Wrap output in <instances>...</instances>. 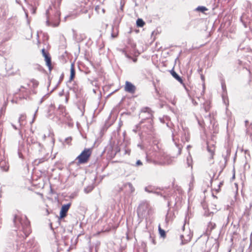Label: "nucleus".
<instances>
[{
    "label": "nucleus",
    "instance_id": "nucleus-37",
    "mask_svg": "<svg viewBox=\"0 0 252 252\" xmlns=\"http://www.w3.org/2000/svg\"><path fill=\"white\" fill-rule=\"evenodd\" d=\"M213 214V212H208L207 211H205V212L204 213V216H205L206 217L211 216Z\"/></svg>",
    "mask_w": 252,
    "mask_h": 252
},
{
    "label": "nucleus",
    "instance_id": "nucleus-18",
    "mask_svg": "<svg viewBox=\"0 0 252 252\" xmlns=\"http://www.w3.org/2000/svg\"><path fill=\"white\" fill-rule=\"evenodd\" d=\"M24 145L23 144H22L19 145L18 150V156H19V158H20L21 159H24V156L22 154V149H24Z\"/></svg>",
    "mask_w": 252,
    "mask_h": 252
},
{
    "label": "nucleus",
    "instance_id": "nucleus-12",
    "mask_svg": "<svg viewBox=\"0 0 252 252\" xmlns=\"http://www.w3.org/2000/svg\"><path fill=\"white\" fill-rule=\"evenodd\" d=\"M207 150L210 154V158H213L214 155H215V147L214 144H212V147H211L208 142H207Z\"/></svg>",
    "mask_w": 252,
    "mask_h": 252
},
{
    "label": "nucleus",
    "instance_id": "nucleus-51",
    "mask_svg": "<svg viewBox=\"0 0 252 252\" xmlns=\"http://www.w3.org/2000/svg\"><path fill=\"white\" fill-rule=\"evenodd\" d=\"M224 168H223V166H222L221 167V170L220 171L218 176L217 177L216 180L218 179V178H219V176L220 175L221 173L222 172V171H223V170L224 169Z\"/></svg>",
    "mask_w": 252,
    "mask_h": 252
},
{
    "label": "nucleus",
    "instance_id": "nucleus-57",
    "mask_svg": "<svg viewBox=\"0 0 252 252\" xmlns=\"http://www.w3.org/2000/svg\"><path fill=\"white\" fill-rule=\"evenodd\" d=\"M131 60L134 63H136L137 61V59L136 58H132Z\"/></svg>",
    "mask_w": 252,
    "mask_h": 252
},
{
    "label": "nucleus",
    "instance_id": "nucleus-44",
    "mask_svg": "<svg viewBox=\"0 0 252 252\" xmlns=\"http://www.w3.org/2000/svg\"><path fill=\"white\" fill-rule=\"evenodd\" d=\"M63 77H64L63 74L62 73V74L61 75V76L60 77V79L58 82V84H60L61 83V82L63 81Z\"/></svg>",
    "mask_w": 252,
    "mask_h": 252
},
{
    "label": "nucleus",
    "instance_id": "nucleus-17",
    "mask_svg": "<svg viewBox=\"0 0 252 252\" xmlns=\"http://www.w3.org/2000/svg\"><path fill=\"white\" fill-rule=\"evenodd\" d=\"M136 26L138 28H142L145 25V22L141 18H138L136 22Z\"/></svg>",
    "mask_w": 252,
    "mask_h": 252
},
{
    "label": "nucleus",
    "instance_id": "nucleus-50",
    "mask_svg": "<svg viewBox=\"0 0 252 252\" xmlns=\"http://www.w3.org/2000/svg\"><path fill=\"white\" fill-rule=\"evenodd\" d=\"M125 56L126 58H127L128 59H131L132 58L130 55H128L127 53H126V55Z\"/></svg>",
    "mask_w": 252,
    "mask_h": 252
},
{
    "label": "nucleus",
    "instance_id": "nucleus-2",
    "mask_svg": "<svg viewBox=\"0 0 252 252\" xmlns=\"http://www.w3.org/2000/svg\"><path fill=\"white\" fill-rule=\"evenodd\" d=\"M13 222L18 230H15L18 241L24 240L32 232V229L30 220L26 216H20L15 215Z\"/></svg>",
    "mask_w": 252,
    "mask_h": 252
},
{
    "label": "nucleus",
    "instance_id": "nucleus-6",
    "mask_svg": "<svg viewBox=\"0 0 252 252\" xmlns=\"http://www.w3.org/2000/svg\"><path fill=\"white\" fill-rule=\"evenodd\" d=\"M71 205V203L70 202L68 203L65 204H63L62 206L60 212V216L58 217V222L60 224L61 223V220L62 219H64L66 216L67 214V212L69 209L70 206Z\"/></svg>",
    "mask_w": 252,
    "mask_h": 252
},
{
    "label": "nucleus",
    "instance_id": "nucleus-46",
    "mask_svg": "<svg viewBox=\"0 0 252 252\" xmlns=\"http://www.w3.org/2000/svg\"><path fill=\"white\" fill-rule=\"evenodd\" d=\"M60 84H58V83L56 85V86L52 89V90L51 91V92L49 93L50 94H51L54 90H55L59 86Z\"/></svg>",
    "mask_w": 252,
    "mask_h": 252
},
{
    "label": "nucleus",
    "instance_id": "nucleus-30",
    "mask_svg": "<svg viewBox=\"0 0 252 252\" xmlns=\"http://www.w3.org/2000/svg\"><path fill=\"white\" fill-rule=\"evenodd\" d=\"M54 108H55L54 105L53 104H51L49 106V108L48 110V114L49 115V116H50L52 110L54 109Z\"/></svg>",
    "mask_w": 252,
    "mask_h": 252
},
{
    "label": "nucleus",
    "instance_id": "nucleus-27",
    "mask_svg": "<svg viewBox=\"0 0 252 252\" xmlns=\"http://www.w3.org/2000/svg\"><path fill=\"white\" fill-rule=\"evenodd\" d=\"M223 185V181L220 182L219 184L218 185V188L215 189V190L217 193L219 192L220 191V188Z\"/></svg>",
    "mask_w": 252,
    "mask_h": 252
},
{
    "label": "nucleus",
    "instance_id": "nucleus-43",
    "mask_svg": "<svg viewBox=\"0 0 252 252\" xmlns=\"http://www.w3.org/2000/svg\"><path fill=\"white\" fill-rule=\"evenodd\" d=\"M36 7H34L33 6H32V8H31V13L32 14H34L36 12Z\"/></svg>",
    "mask_w": 252,
    "mask_h": 252
},
{
    "label": "nucleus",
    "instance_id": "nucleus-31",
    "mask_svg": "<svg viewBox=\"0 0 252 252\" xmlns=\"http://www.w3.org/2000/svg\"><path fill=\"white\" fill-rule=\"evenodd\" d=\"M31 82L32 83V86H33V88H36L38 86V82L37 81H36V80L34 79H32V80H31Z\"/></svg>",
    "mask_w": 252,
    "mask_h": 252
},
{
    "label": "nucleus",
    "instance_id": "nucleus-60",
    "mask_svg": "<svg viewBox=\"0 0 252 252\" xmlns=\"http://www.w3.org/2000/svg\"><path fill=\"white\" fill-rule=\"evenodd\" d=\"M70 17H71V16H70V15H67V16H65V17H64V20L65 21H66V20H67V18H70Z\"/></svg>",
    "mask_w": 252,
    "mask_h": 252
},
{
    "label": "nucleus",
    "instance_id": "nucleus-8",
    "mask_svg": "<svg viewBox=\"0 0 252 252\" xmlns=\"http://www.w3.org/2000/svg\"><path fill=\"white\" fill-rule=\"evenodd\" d=\"M105 150H103L101 154L99 155V157H97L95 161L94 162V164L95 166H96V170L97 172H98L99 171H103L104 169H105V167L104 166L102 168L100 169L99 166L101 165V157L103 155V154L104 153Z\"/></svg>",
    "mask_w": 252,
    "mask_h": 252
},
{
    "label": "nucleus",
    "instance_id": "nucleus-5",
    "mask_svg": "<svg viewBox=\"0 0 252 252\" xmlns=\"http://www.w3.org/2000/svg\"><path fill=\"white\" fill-rule=\"evenodd\" d=\"M49 9H47L46 11V14L47 15V21L46 24L47 26L52 25L54 27H58L59 25L60 22V15L61 13L59 11L57 10L55 14V19L54 21L51 22L49 19Z\"/></svg>",
    "mask_w": 252,
    "mask_h": 252
},
{
    "label": "nucleus",
    "instance_id": "nucleus-36",
    "mask_svg": "<svg viewBox=\"0 0 252 252\" xmlns=\"http://www.w3.org/2000/svg\"><path fill=\"white\" fill-rule=\"evenodd\" d=\"M226 155L225 156H227V157H228V158H229V157L231 154V149L229 148H227L226 149Z\"/></svg>",
    "mask_w": 252,
    "mask_h": 252
},
{
    "label": "nucleus",
    "instance_id": "nucleus-20",
    "mask_svg": "<svg viewBox=\"0 0 252 252\" xmlns=\"http://www.w3.org/2000/svg\"><path fill=\"white\" fill-rule=\"evenodd\" d=\"M37 142H38L32 137H31L30 140H27L28 144L31 147H32V145L35 144V143H37Z\"/></svg>",
    "mask_w": 252,
    "mask_h": 252
},
{
    "label": "nucleus",
    "instance_id": "nucleus-55",
    "mask_svg": "<svg viewBox=\"0 0 252 252\" xmlns=\"http://www.w3.org/2000/svg\"><path fill=\"white\" fill-rule=\"evenodd\" d=\"M38 107L37 108V109H36V110L35 111V113H34V116H33V118L32 119V123L33 122L34 120V119H35V116H36V114L37 112V111H38Z\"/></svg>",
    "mask_w": 252,
    "mask_h": 252
},
{
    "label": "nucleus",
    "instance_id": "nucleus-3",
    "mask_svg": "<svg viewBox=\"0 0 252 252\" xmlns=\"http://www.w3.org/2000/svg\"><path fill=\"white\" fill-rule=\"evenodd\" d=\"M137 215L139 218L147 219L152 213V209L148 202H142L137 209Z\"/></svg>",
    "mask_w": 252,
    "mask_h": 252
},
{
    "label": "nucleus",
    "instance_id": "nucleus-11",
    "mask_svg": "<svg viewBox=\"0 0 252 252\" xmlns=\"http://www.w3.org/2000/svg\"><path fill=\"white\" fill-rule=\"evenodd\" d=\"M170 72L172 76L181 84H183L182 78L174 70V68H172Z\"/></svg>",
    "mask_w": 252,
    "mask_h": 252
},
{
    "label": "nucleus",
    "instance_id": "nucleus-56",
    "mask_svg": "<svg viewBox=\"0 0 252 252\" xmlns=\"http://www.w3.org/2000/svg\"><path fill=\"white\" fill-rule=\"evenodd\" d=\"M38 69H39V70L40 71H44V68L41 66H40V65H38Z\"/></svg>",
    "mask_w": 252,
    "mask_h": 252
},
{
    "label": "nucleus",
    "instance_id": "nucleus-15",
    "mask_svg": "<svg viewBox=\"0 0 252 252\" xmlns=\"http://www.w3.org/2000/svg\"><path fill=\"white\" fill-rule=\"evenodd\" d=\"M158 189V188H156V187L154 186H149L148 187H145L144 190L147 192L153 193L154 192H155V190Z\"/></svg>",
    "mask_w": 252,
    "mask_h": 252
},
{
    "label": "nucleus",
    "instance_id": "nucleus-42",
    "mask_svg": "<svg viewBox=\"0 0 252 252\" xmlns=\"http://www.w3.org/2000/svg\"><path fill=\"white\" fill-rule=\"evenodd\" d=\"M149 238H150V239L151 240L152 243L153 244L155 245V244H156V241H155V240L154 239V238L151 236V235H150V236H149Z\"/></svg>",
    "mask_w": 252,
    "mask_h": 252
},
{
    "label": "nucleus",
    "instance_id": "nucleus-49",
    "mask_svg": "<svg viewBox=\"0 0 252 252\" xmlns=\"http://www.w3.org/2000/svg\"><path fill=\"white\" fill-rule=\"evenodd\" d=\"M182 84L183 85V86L184 88H185V89L186 90V92L188 93H189V90L188 88H187L186 85L184 83L183 81V84Z\"/></svg>",
    "mask_w": 252,
    "mask_h": 252
},
{
    "label": "nucleus",
    "instance_id": "nucleus-63",
    "mask_svg": "<svg viewBox=\"0 0 252 252\" xmlns=\"http://www.w3.org/2000/svg\"><path fill=\"white\" fill-rule=\"evenodd\" d=\"M131 46L132 48H135L136 47V44L132 43V44H131Z\"/></svg>",
    "mask_w": 252,
    "mask_h": 252
},
{
    "label": "nucleus",
    "instance_id": "nucleus-40",
    "mask_svg": "<svg viewBox=\"0 0 252 252\" xmlns=\"http://www.w3.org/2000/svg\"><path fill=\"white\" fill-rule=\"evenodd\" d=\"M127 185H128L129 188L130 189L131 191L133 192L134 190V188L133 187L132 185L130 183H127Z\"/></svg>",
    "mask_w": 252,
    "mask_h": 252
},
{
    "label": "nucleus",
    "instance_id": "nucleus-45",
    "mask_svg": "<svg viewBox=\"0 0 252 252\" xmlns=\"http://www.w3.org/2000/svg\"><path fill=\"white\" fill-rule=\"evenodd\" d=\"M70 90H72L73 92L75 93V94H77V89L75 87H73L72 88H70Z\"/></svg>",
    "mask_w": 252,
    "mask_h": 252
},
{
    "label": "nucleus",
    "instance_id": "nucleus-41",
    "mask_svg": "<svg viewBox=\"0 0 252 252\" xmlns=\"http://www.w3.org/2000/svg\"><path fill=\"white\" fill-rule=\"evenodd\" d=\"M176 146L178 149V155H180L181 153L182 148L179 144L175 143Z\"/></svg>",
    "mask_w": 252,
    "mask_h": 252
},
{
    "label": "nucleus",
    "instance_id": "nucleus-16",
    "mask_svg": "<svg viewBox=\"0 0 252 252\" xmlns=\"http://www.w3.org/2000/svg\"><path fill=\"white\" fill-rule=\"evenodd\" d=\"M0 168L4 171H7L8 169V166L7 165L5 161L1 160L0 161Z\"/></svg>",
    "mask_w": 252,
    "mask_h": 252
},
{
    "label": "nucleus",
    "instance_id": "nucleus-26",
    "mask_svg": "<svg viewBox=\"0 0 252 252\" xmlns=\"http://www.w3.org/2000/svg\"><path fill=\"white\" fill-rule=\"evenodd\" d=\"M50 94V93H47V94H45V95H44V96H43L41 98V99H40V101H39V104H41V103H43V101H44L46 99H47V98L49 97V96Z\"/></svg>",
    "mask_w": 252,
    "mask_h": 252
},
{
    "label": "nucleus",
    "instance_id": "nucleus-4",
    "mask_svg": "<svg viewBox=\"0 0 252 252\" xmlns=\"http://www.w3.org/2000/svg\"><path fill=\"white\" fill-rule=\"evenodd\" d=\"M92 153V148H85L76 158L78 164H85L88 162Z\"/></svg>",
    "mask_w": 252,
    "mask_h": 252
},
{
    "label": "nucleus",
    "instance_id": "nucleus-32",
    "mask_svg": "<svg viewBox=\"0 0 252 252\" xmlns=\"http://www.w3.org/2000/svg\"><path fill=\"white\" fill-rule=\"evenodd\" d=\"M72 32H73V38L76 39V40L77 41V42H81L82 39H76V36H77V33L76 32V31L74 30V29H72Z\"/></svg>",
    "mask_w": 252,
    "mask_h": 252
},
{
    "label": "nucleus",
    "instance_id": "nucleus-14",
    "mask_svg": "<svg viewBox=\"0 0 252 252\" xmlns=\"http://www.w3.org/2000/svg\"><path fill=\"white\" fill-rule=\"evenodd\" d=\"M247 19V16L246 14H243L242 16L240 17V21L243 24V26L245 28H247V24L248 23V20Z\"/></svg>",
    "mask_w": 252,
    "mask_h": 252
},
{
    "label": "nucleus",
    "instance_id": "nucleus-35",
    "mask_svg": "<svg viewBox=\"0 0 252 252\" xmlns=\"http://www.w3.org/2000/svg\"><path fill=\"white\" fill-rule=\"evenodd\" d=\"M51 63H52V61H50V62H49V63H46V64L48 66L49 70L50 72H51L52 69V65H51Z\"/></svg>",
    "mask_w": 252,
    "mask_h": 252
},
{
    "label": "nucleus",
    "instance_id": "nucleus-59",
    "mask_svg": "<svg viewBox=\"0 0 252 252\" xmlns=\"http://www.w3.org/2000/svg\"><path fill=\"white\" fill-rule=\"evenodd\" d=\"M137 146L139 147L141 149H143V146L140 143L137 144Z\"/></svg>",
    "mask_w": 252,
    "mask_h": 252
},
{
    "label": "nucleus",
    "instance_id": "nucleus-61",
    "mask_svg": "<svg viewBox=\"0 0 252 252\" xmlns=\"http://www.w3.org/2000/svg\"><path fill=\"white\" fill-rule=\"evenodd\" d=\"M153 193H155V194H157L158 195H160L161 196H162V194L160 192L156 191L155 190V192H154Z\"/></svg>",
    "mask_w": 252,
    "mask_h": 252
},
{
    "label": "nucleus",
    "instance_id": "nucleus-64",
    "mask_svg": "<svg viewBox=\"0 0 252 252\" xmlns=\"http://www.w3.org/2000/svg\"><path fill=\"white\" fill-rule=\"evenodd\" d=\"M5 110V109H4V108L3 107H2L1 108V109H0V112H1V113H2L3 112H4Z\"/></svg>",
    "mask_w": 252,
    "mask_h": 252
},
{
    "label": "nucleus",
    "instance_id": "nucleus-29",
    "mask_svg": "<svg viewBox=\"0 0 252 252\" xmlns=\"http://www.w3.org/2000/svg\"><path fill=\"white\" fill-rule=\"evenodd\" d=\"M216 226V225L215 223H213L212 222H209L208 224V227L210 228V230L212 231L214 229Z\"/></svg>",
    "mask_w": 252,
    "mask_h": 252
},
{
    "label": "nucleus",
    "instance_id": "nucleus-53",
    "mask_svg": "<svg viewBox=\"0 0 252 252\" xmlns=\"http://www.w3.org/2000/svg\"><path fill=\"white\" fill-rule=\"evenodd\" d=\"M135 128H134L132 130V131L133 132H134L135 133H136L139 130V129H140V128H136V126H135Z\"/></svg>",
    "mask_w": 252,
    "mask_h": 252
},
{
    "label": "nucleus",
    "instance_id": "nucleus-38",
    "mask_svg": "<svg viewBox=\"0 0 252 252\" xmlns=\"http://www.w3.org/2000/svg\"><path fill=\"white\" fill-rule=\"evenodd\" d=\"M142 165V161L140 160H137L135 163V165L136 166H141Z\"/></svg>",
    "mask_w": 252,
    "mask_h": 252
},
{
    "label": "nucleus",
    "instance_id": "nucleus-39",
    "mask_svg": "<svg viewBox=\"0 0 252 252\" xmlns=\"http://www.w3.org/2000/svg\"><path fill=\"white\" fill-rule=\"evenodd\" d=\"M59 109L61 110L60 112L63 114V112L65 111V108L63 105H60L59 106Z\"/></svg>",
    "mask_w": 252,
    "mask_h": 252
},
{
    "label": "nucleus",
    "instance_id": "nucleus-25",
    "mask_svg": "<svg viewBox=\"0 0 252 252\" xmlns=\"http://www.w3.org/2000/svg\"><path fill=\"white\" fill-rule=\"evenodd\" d=\"M94 189L92 186H90L84 189V192L86 193L90 192Z\"/></svg>",
    "mask_w": 252,
    "mask_h": 252
},
{
    "label": "nucleus",
    "instance_id": "nucleus-28",
    "mask_svg": "<svg viewBox=\"0 0 252 252\" xmlns=\"http://www.w3.org/2000/svg\"><path fill=\"white\" fill-rule=\"evenodd\" d=\"M72 140L71 136L68 137L64 139V142L68 145L71 144V142Z\"/></svg>",
    "mask_w": 252,
    "mask_h": 252
},
{
    "label": "nucleus",
    "instance_id": "nucleus-58",
    "mask_svg": "<svg viewBox=\"0 0 252 252\" xmlns=\"http://www.w3.org/2000/svg\"><path fill=\"white\" fill-rule=\"evenodd\" d=\"M203 69L202 68H199L197 70V71L199 73L201 74L200 73L202 72Z\"/></svg>",
    "mask_w": 252,
    "mask_h": 252
},
{
    "label": "nucleus",
    "instance_id": "nucleus-48",
    "mask_svg": "<svg viewBox=\"0 0 252 252\" xmlns=\"http://www.w3.org/2000/svg\"><path fill=\"white\" fill-rule=\"evenodd\" d=\"M219 78H220V82H221V79H224L223 75L222 73H220L218 75Z\"/></svg>",
    "mask_w": 252,
    "mask_h": 252
},
{
    "label": "nucleus",
    "instance_id": "nucleus-19",
    "mask_svg": "<svg viewBox=\"0 0 252 252\" xmlns=\"http://www.w3.org/2000/svg\"><path fill=\"white\" fill-rule=\"evenodd\" d=\"M158 230L160 237L165 238L166 237V231L160 227V225L158 226Z\"/></svg>",
    "mask_w": 252,
    "mask_h": 252
},
{
    "label": "nucleus",
    "instance_id": "nucleus-13",
    "mask_svg": "<svg viewBox=\"0 0 252 252\" xmlns=\"http://www.w3.org/2000/svg\"><path fill=\"white\" fill-rule=\"evenodd\" d=\"M75 76V69L74 67V63H72L71 64L70 67V76L69 79V82H71L74 79Z\"/></svg>",
    "mask_w": 252,
    "mask_h": 252
},
{
    "label": "nucleus",
    "instance_id": "nucleus-24",
    "mask_svg": "<svg viewBox=\"0 0 252 252\" xmlns=\"http://www.w3.org/2000/svg\"><path fill=\"white\" fill-rule=\"evenodd\" d=\"M221 86L223 92H226V87L224 79H221Z\"/></svg>",
    "mask_w": 252,
    "mask_h": 252
},
{
    "label": "nucleus",
    "instance_id": "nucleus-33",
    "mask_svg": "<svg viewBox=\"0 0 252 252\" xmlns=\"http://www.w3.org/2000/svg\"><path fill=\"white\" fill-rule=\"evenodd\" d=\"M26 118V115L25 114H21L19 118V122L21 123L22 121H23Z\"/></svg>",
    "mask_w": 252,
    "mask_h": 252
},
{
    "label": "nucleus",
    "instance_id": "nucleus-47",
    "mask_svg": "<svg viewBox=\"0 0 252 252\" xmlns=\"http://www.w3.org/2000/svg\"><path fill=\"white\" fill-rule=\"evenodd\" d=\"M252 245V241H251V244L250 245V246L248 248V249L247 250L246 252H251V251H252V248H251Z\"/></svg>",
    "mask_w": 252,
    "mask_h": 252
},
{
    "label": "nucleus",
    "instance_id": "nucleus-21",
    "mask_svg": "<svg viewBox=\"0 0 252 252\" xmlns=\"http://www.w3.org/2000/svg\"><path fill=\"white\" fill-rule=\"evenodd\" d=\"M208 9L207 8L204 6H198L196 8V10L197 11H199L201 12H204L205 11H207Z\"/></svg>",
    "mask_w": 252,
    "mask_h": 252
},
{
    "label": "nucleus",
    "instance_id": "nucleus-1",
    "mask_svg": "<svg viewBox=\"0 0 252 252\" xmlns=\"http://www.w3.org/2000/svg\"><path fill=\"white\" fill-rule=\"evenodd\" d=\"M153 113L154 112L149 107H145L141 109L139 118L141 120L136 125V128H140L141 130V132L139 133L141 139L144 133L148 135H152L154 131Z\"/></svg>",
    "mask_w": 252,
    "mask_h": 252
},
{
    "label": "nucleus",
    "instance_id": "nucleus-7",
    "mask_svg": "<svg viewBox=\"0 0 252 252\" xmlns=\"http://www.w3.org/2000/svg\"><path fill=\"white\" fill-rule=\"evenodd\" d=\"M125 91L126 92L133 94L135 92L136 87L130 82L126 81L125 83Z\"/></svg>",
    "mask_w": 252,
    "mask_h": 252
},
{
    "label": "nucleus",
    "instance_id": "nucleus-23",
    "mask_svg": "<svg viewBox=\"0 0 252 252\" xmlns=\"http://www.w3.org/2000/svg\"><path fill=\"white\" fill-rule=\"evenodd\" d=\"M200 78H201V79L202 80V81L203 82V91L201 93V94L203 93H204V91H205V76L203 74H200Z\"/></svg>",
    "mask_w": 252,
    "mask_h": 252
},
{
    "label": "nucleus",
    "instance_id": "nucleus-34",
    "mask_svg": "<svg viewBox=\"0 0 252 252\" xmlns=\"http://www.w3.org/2000/svg\"><path fill=\"white\" fill-rule=\"evenodd\" d=\"M222 157H223L224 159V164L223 166V168H225L226 165L228 160L229 159V158H228V157H227V156H225L223 155H222Z\"/></svg>",
    "mask_w": 252,
    "mask_h": 252
},
{
    "label": "nucleus",
    "instance_id": "nucleus-10",
    "mask_svg": "<svg viewBox=\"0 0 252 252\" xmlns=\"http://www.w3.org/2000/svg\"><path fill=\"white\" fill-rule=\"evenodd\" d=\"M41 53L42 56L44 58V60L45 62L47 63H49V62H50V61H51V57L49 53L45 50V48H43L41 50Z\"/></svg>",
    "mask_w": 252,
    "mask_h": 252
},
{
    "label": "nucleus",
    "instance_id": "nucleus-9",
    "mask_svg": "<svg viewBox=\"0 0 252 252\" xmlns=\"http://www.w3.org/2000/svg\"><path fill=\"white\" fill-rule=\"evenodd\" d=\"M32 150L36 155H40L43 149V146L40 143L37 142L31 147Z\"/></svg>",
    "mask_w": 252,
    "mask_h": 252
},
{
    "label": "nucleus",
    "instance_id": "nucleus-52",
    "mask_svg": "<svg viewBox=\"0 0 252 252\" xmlns=\"http://www.w3.org/2000/svg\"><path fill=\"white\" fill-rule=\"evenodd\" d=\"M120 51L122 52V53H123L125 55H126V53H127L126 51L124 49H120Z\"/></svg>",
    "mask_w": 252,
    "mask_h": 252
},
{
    "label": "nucleus",
    "instance_id": "nucleus-22",
    "mask_svg": "<svg viewBox=\"0 0 252 252\" xmlns=\"http://www.w3.org/2000/svg\"><path fill=\"white\" fill-rule=\"evenodd\" d=\"M187 164H188V166L189 167L190 166L192 168V160L191 157L190 155H189L187 157Z\"/></svg>",
    "mask_w": 252,
    "mask_h": 252
},
{
    "label": "nucleus",
    "instance_id": "nucleus-54",
    "mask_svg": "<svg viewBox=\"0 0 252 252\" xmlns=\"http://www.w3.org/2000/svg\"><path fill=\"white\" fill-rule=\"evenodd\" d=\"M147 160L149 162H153L154 163V164H156V161H155V160H153L152 159H149L147 157Z\"/></svg>",
    "mask_w": 252,
    "mask_h": 252
},
{
    "label": "nucleus",
    "instance_id": "nucleus-62",
    "mask_svg": "<svg viewBox=\"0 0 252 252\" xmlns=\"http://www.w3.org/2000/svg\"><path fill=\"white\" fill-rule=\"evenodd\" d=\"M117 34H114V33H111V36H112L113 38H115V37H117Z\"/></svg>",
    "mask_w": 252,
    "mask_h": 252
}]
</instances>
